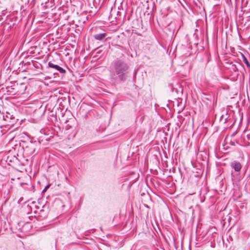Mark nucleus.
<instances>
[{"label": "nucleus", "mask_w": 250, "mask_h": 250, "mask_svg": "<svg viewBox=\"0 0 250 250\" xmlns=\"http://www.w3.org/2000/svg\"><path fill=\"white\" fill-rule=\"evenodd\" d=\"M112 65L119 77L124 76L128 72V66L124 62L117 59L112 62Z\"/></svg>", "instance_id": "f257e3e1"}, {"label": "nucleus", "mask_w": 250, "mask_h": 250, "mask_svg": "<svg viewBox=\"0 0 250 250\" xmlns=\"http://www.w3.org/2000/svg\"><path fill=\"white\" fill-rule=\"evenodd\" d=\"M39 143L38 141H30L25 146L24 151L28 155H31L35 152L37 149L39 148Z\"/></svg>", "instance_id": "f03ea898"}, {"label": "nucleus", "mask_w": 250, "mask_h": 250, "mask_svg": "<svg viewBox=\"0 0 250 250\" xmlns=\"http://www.w3.org/2000/svg\"><path fill=\"white\" fill-rule=\"evenodd\" d=\"M41 136L39 137L38 142L39 144L43 143L44 141L48 142L51 140L52 136L49 135V130L47 129H42L40 131Z\"/></svg>", "instance_id": "7ed1b4c3"}, {"label": "nucleus", "mask_w": 250, "mask_h": 250, "mask_svg": "<svg viewBox=\"0 0 250 250\" xmlns=\"http://www.w3.org/2000/svg\"><path fill=\"white\" fill-rule=\"evenodd\" d=\"M47 68L52 69L53 70L55 71V72H54V75L58 74V72L62 74H64L66 72L64 69L57 64H54L51 62H48Z\"/></svg>", "instance_id": "20e7f679"}, {"label": "nucleus", "mask_w": 250, "mask_h": 250, "mask_svg": "<svg viewBox=\"0 0 250 250\" xmlns=\"http://www.w3.org/2000/svg\"><path fill=\"white\" fill-rule=\"evenodd\" d=\"M10 79L5 80V85L6 88L7 89V91L10 92L16 93V88L17 87L16 84L18 82L15 81H11Z\"/></svg>", "instance_id": "39448f33"}, {"label": "nucleus", "mask_w": 250, "mask_h": 250, "mask_svg": "<svg viewBox=\"0 0 250 250\" xmlns=\"http://www.w3.org/2000/svg\"><path fill=\"white\" fill-rule=\"evenodd\" d=\"M230 167L233 169L236 172H239L242 168V165L237 161H234L230 164Z\"/></svg>", "instance_id": "423d86ee"}, {"label": "nucleus", "mask_w": 250, "mask_h": 250, "mask_svg": "<svg viewBox=\"0 0 250 250\" xmlns=\"http://www.w3.org/2000/svg\"><path fill=\"white\" fill-rule=\"evenodd\" d=\"M16 93L19 92L20 93H23L26 89V84L23 83H18L16 84Z\"/></svg>", "instance_id": "0eeeda50"}, {"label": "nucleus", "mask_w": 250, "mask_h": 250, "mask_svg": "<svg viewBox=\"0 0 250 250\" xmlns=\"http://www.w3.org/2000/svg\"><path fill=\"white\" fill-rule=\"evenodd\" d=\"M106 33H103L95 34L94 35L93 37H94V38L97 41L104 42L106 40Z\"/></svg>", "instance_id": "6e6552de"}, {"label": "nucleus", "mask_w": 250, "mask_h": 250, "mask_svg": "<svg viewBox=\"0 0 250 250\" xmlns=\"http://www.w3.org/2000/svg\"><path fill=\"white\" fill-rule=\"evenodd\" d=\"M241 56L243 59V61L246 64L247 66L250 68V63L249 61L243 54H241Z\"/></svg>", "instance_id": "1a4fd4ad"}, {"label": "nucleus", "mask_w": 250, "mask_h": 250, "mask_svg": "<svg viewBox=\"0 0 250 250\" xmlns=\"http://www.w3.org/2000/svg\"><path fill=\"white\" fill-rule=\"evenodd\" d=\"M231 179L232 181H234L235 180L239 181L240 180L239 177L238 175H235V174H234L233 172H231Z\"/></svg>", "instance_id": "9d476101"}, {"label": "nucleus", "mask_w": 250, "mask_h": 250, "mask_svg": "<svg viewBox=\"0 0 250 250\" xmlns=\"http://www.w3.org/2000/svg\"><path fill=\"white\" fill-rule=\"evenodd\" d=\"M50 84H51L50 87H56L58 85V82L56 81H52L50 82Z\"/></svg>", "instance_id": "9b49d317"}, {"label": "nucleus", "mask_w": 250, "mask_h": 250, "mask_svg": "<svg viewBox=\"0 0 250 250\" xmlns=\"http://www.w3.org/2000/svg\"><path fill=\"white\" fill-rule=\"evenodd\" d=\"M49 187V185L45 187V188H44V189L42 190V192H45L47 190V189Z\"/></svg>", "instance_id": "f8f14e48"}, {"label": "nucleus", "mask_w": 250, "mask_h": 250, "mask_svg": "<svg viewBox=\"0 0 250 250\" xmlns=\"http://www.w3.org/2000/svg\"><path fill=\"white\" fill-rule=\"evenodd\" d=\"M171 88H172V89L173 91H174V90L175 89V91H177V88H175V87L173 86V84H171Z\"/></svg>", "instance_id": "ddd939ff"}, {"label": "nucleus", "mask_w": 250, "mask_h": 250, "mask_svg": "<svg viewBox=\"0 0 250 250\" xmlns=\"http://www.w3.org/2000/svg\"><path fill=\"white\" fill-rule=\"evenodd\" d=\"M140 70H137L136 71L135 76L134 77H136V75H137V73H138V72H140Z\"/></svg>", "instance_id": "4468645a"}, {"label": "nucleus", "mask_w": 250, "mask_h": 250, "mask_svg": "<svg viewBox=\"0 0 250 250\" xmlns=\"http://www.w3.org/2000/svg\"><path fill=\"white\" fill-rule=\"evenodd\" d=\"M249 180H250V174L249 175Z\"/></svg>", "instance_id": "2eb2a0df"}, {"label": "nucleus", "mask_w": 250, "mask_h": 250, "mask_svg": "<svg viewBox=\"0 0 250 250\" xmlns=\"http://www.w3.org/2000/svg\"><path fill=\"white\" fill-rule=\"evenodd\" d=\"M45 84H46V83H45ZM46 85H49L48 83H47Z\"/></svg>", "instance_id": "dca6fc26"}, {"label": "nucleus", "mask_w": 250, "mask_h": 250, "mask_svg": "<svg viewBox=\"0 0 250 250\" xmlns=\"http://www.w3.org/2000/svg\"><path fill=\"white\" fill-rule=\"evenodd\" d=\"M249 180V184L250 185V180Z\"/></svg>", "instance_id": "f3484780"}]
</instances>
